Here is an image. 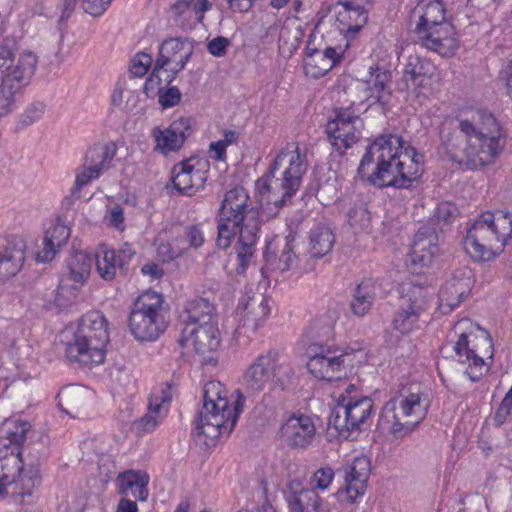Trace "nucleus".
Masks as SVG:
<instances>
[{"mask_svg":"<svg viewBox=\"0 0 512 512\" xmlns=\"http://www.w3.org/2000/svg\"><path fill=\"white\" fill-rule=\"evenodd\" d=\"M439 138L449 158L469 169L492 164L505 144L498 121L485 109L446 118L439 126Z\"/></svg>","mask_w":512,"mask_h":512,"instance_id":"f257e3e1","label":"nucleus"},{"mask_svg":"<svg viewBox=\"0 0 512 512\" xmlns=\"http://www.w3.org/2000/svg\"><path fill=\"white\" fill-rule=\"evenodd\" d=\"M423 156L397 135L379 136L358 167L362 179L377 187L406 189L423 173Z\"/></svg>","mask_w":512,"mask_h":512,"instance_id":"f03ea898","label":"nucleus"},{"mask_svg":"<svg viewBox=\"0 0 512 512\" xmlns=\"http://www.w3.org/2000/svg\"><path fill=\"white\" fill-rule=\"evenodd\" d=\"M227 394L219 381H209L204 385L203 405L195 427V436L208 447L214 446L221 435H230L243 411V392L236 391L237 398L233 403H230Z\"/></svg>","mask_w":512,"mask_h":512,"instance_id":"7ed1b4c3","label":"nucleus"},{"mask_svg":"<svg viewBox=\"0 0 512 512\" xmlns=\"http://www.w3.org/2000/svg\"><path fill=\"white\" fill-rule=\"evenodd\" d=\"M18 46L13 38H6L0 46V119L16 108L17 98L35 75L38 57L25 50L16 58Z\"/></svg>","mask_w":512,"mask_h":512,"instance_id":"20e7f679","label":"nucleus"},{"mask_svg":"<svg viewBox=\"0 0 512 512\" xmlns=\"http://www.w3.org/2000/svg\"><path fill=\"white\" fill-rule=\"evenodd\" d=\"M307 171L305 153H301L296 143L287 144L262 177L260 194H267V202L276 209L285 206L300 188L303 175Z\"/></svg>","mask_w":512,"mask_h":512,"instance_id":"39448f33","label":"nucleus"},{"mask_svg":"<svg viewBox=\"0 0 512 512\" xmlns=\"http://www.w3.org/2000/svg\"><path fill=\"white\" fill-rule=\"evenodd\" d=\"M429 406V394L419 382L402 384L383 406L379 425L395 437L406 436L425 419Z\"/></svg>","mask_w":512,"mask_h":512,"instance_id":"423d86ee","label":"nucleus"},{"mask_svg":"<svg viewBox=\"0 0 512 512\" xmlns=\"http://www.w3.org/2000/svg\"><path fill=\"white\" fill-rule=\"evenodd\" d=\"M420 44L443 57L454 55L459 47L454 27L446 21L441 0H420L410 14Z\"/></svg>","mask_w":512,"mask_h":512,"instance_id":"0eeeda50","label":"nucleus"},{"mask_svg":"<svg viewBox=\"0 0 512 512\" xmlns=\"http://www.w3.org/2000/svg\"><path fill=\"white\" fill-rule=\"evenodd\" d=\"M259 210L250 202L248 192L236 186L224 195L218 212L217 246L228 248L239 232L244 238L251 237V231H260Z\"/></svg>","mask_w":512,"mask_h":512,"instance_id":"6e6552de","label":"nucleus"},{"mask_svg":"<svg viewBox=\"0 0 512 512\" xmlns=\"http://www.w3.org/2000/svg\"><path fill=\"white\" fill-rule=\"evenodd\" d=\"M511 234L512 214L485 212L467 230L464 248L473 259L490 261L503 251Z\"/></svg>","mask_w":512,"mask_h":512,"instance_id":"1a4fd4ad","label":"nucleus"},{"mask_svg":"<svg viewBox=\"0 0 512 512\" xmlns=\"http://www.w3.org/2000/svg\"><path fill=\"white\" fill-rule=\"evenodd\" d=\"M457 340L453 350L458 362L466 364L465 373L473 382L480 380L490 368L493 358V342L489 333L470 319L459 320L454 326Z\"/></svg>","mask_w":512,"mask_h":512,"instance_id":"9d476101","label":"nucleus"},{"mask_svg":"<svg viewBox=\"0 0 512 512\" xmlns=\"http://www.w3.org/2000/svg\"><path fill=\"white\" fill-rule=\"evenodd\" d=\"M107 325L106 318L98 311L83 315L73 341L67 344V357L86 366L103 363L105 348L109 342Z\"/></svg>","mask_w":512,"mask_h":512,"instance_id":"9b49d317","label":"nucleus"},{"mask_svg":"<svg viewBox=\"0 0 512 512\" xmlns=\"http://www.w3.org/2000/svg\"><path fill=\"white\" fill-rule=\"evenodd\" d=\"M164 297L155 291H146L133 302L128 326L140 342L156 340L167 328Z\"/></svg>","mask_w":512,"mask_h":512,"instance_id":"f8f14e48","label":"nucleus"},{"mask_svg":"<svg viewBox=\"0 0 512 512\" xmlns=\"http://www.w3.org/2000/svg\"><path fill=\"white\" fill-rule=\"evenodd\" d=\"M294 371L292 367L280 362L277 353L269 351L261 354L249 365L243 375V384L248 396L264 391L271 381L285 389L290 383Z\"/></svg>","mask_w":512,"mask_h":512,"instance_id":"ddd939ff","label":"nucleus"},{"mask_svg":"<svg viewBox=\"0 0 512 512\" xmlns=\"http://www.w3.org/2000/svg\"><path fill=\"white\" fill-rule=\"evenodd\" d=\"M429 297V287L412 281L403 283L399 306L392 320L394 329L401 334L419 329L420 317L427 309Z\"/></svg>","mask_w":512,"mask_h":512,"instance_id":"4468645a","label":"nucleus"},{"mask_svg":"<svg viewBox=\"0 0 512 512\" xmlns=\"http://www.w3.org/2000/svg\"><path fill=\"white\" fill-rule=\"evenodd\" d=\"M373 410L374 402L370 397L347 400L342 396L329 416L328 425L335 428L340 436L349 438L352 432L369 425Z\"/></svg>","mask_w":512,"mask_h":512,"instance_id":"2eb2a0df","label":"nucleus"},{"mask_svg":"<svg viewBox=\"0 0 512 512\" xmlns=\"http://www.w3.org/2000/svg\"><path fill=\"white\" fill-rule=\"evenodd\" d=\"M116 154L117 145L112 141L89 147L83 158L82 167L76 171L71 195L66 197L65 201L70 205L74 199L80 198V191L84 186L98 179L104 171L112 167Z\"/></svg>","mask_w":512,"mask_h":512,"instance_id":"dca6fc26","label":"nucleus"},{"mask_svg":"<svg viewBox=\"0 0 512 512\" xmlns=\"http://www.w3.org/2000/svg\"><path fill=\"white\" fill-rule=\"evenodd\" d=\"M4 442L0 441L1 477L4 481L16 485L20 496H31L41 482L39 471L33 467L25 469L21 449L17 446L6 447Z\"/></svg>","mask_w":512,"mask_h":512,"instance_id":"f3484780","label":"nucleus"},{"mask_svg":"<svg viewBox=\"0 0 512 512\" xmlns=\"http://www.w3.org/2000/svg\"><path fill=\"white\" fill-rule=\"evenodd\" d=\"M352 353H339L337 349L325 346L310 347L307 369L318 379L326 381L339 380L347 375V368L352 366Z\"/></svg>","mask_w":512,"mask_h":512,"instance_id":"a211bd4d","label":"nucleus"},{"mask_svg":"<svg viewBox=\"0 0 512 512\" xmlns=\"http://www.w3.org/2000/svg\"><path fill=\"white\" fill-rule=\"evenodd\" d=\"M358 124H361V119L352 115L349 108L336 110L335 118L326 125V133L334 148L331 154L333 158L342 157L345 150L359 140Z\"/></svg>","mask_w":512,"mask_h":512,"instance_id":"6ab92c4d","label":"nucleus"},{"mask_svg":"<svg viewBox=\"0 0 512 512\" xmlns=\"http://www.w3.org/2000/svg\"><path fill=\"white\" fill-rule=\"evenodd\" d=\"M194 52L193 42L187 38H169L164 40L155 61L156 70L169 72L167 84H171L181 72Z\"/></svg>","mask_w":512,"mask_h":512,"instance_id":"aec40b11","label":"nucleus"},{"mask_svg":"<svg viewBox=\"0 0 512 512\" xmlns=\"http://www.w3.org/2000/svg\"><path fill=\"white\" fill-rule=\"evenodd\" d=\"M403 80L407 86L418 90L419 94L430 95L439 77L436 66L428 59L416 54L409 55L403 69Z\"/></svg>","mask_w":512,"mask_h":512,"instance_id":"412c9836","label":"nucleus"},{"mask_svg":"<svg viewBox=\"0 0 512 512\" xmlns=\"http://www.w3.org/2000/svg\"><path fill=\"white\" fill-rule=\"evenodd\" d=\"M191 134V119L179 118L171 122L168 127L156 126L151 130L154 139V151L167 157L177 153L183 147L186 139Z\"/></svg>","mask_w":512,"mask_h":512,"instance_id":"4be33fe9","label":"nucleus"},{"mask_svg":"<svg viewBox=\"0 0 512 512\" xmlns=\"http://www.w3.org/2000/svg\"><path fill=\"white\" fill-rule=\"evenodd\" d=\"M92 264L93 259L86 252H72L66 260V267L58 285V292L69 291L72 296H75L76 292L87 283Z\"/></svg>","mask_w":512,"mask_h":512,"instance_id":"5701e85b","label":"nucleus"},{"mask_svg":"<svg viewBox=\"0 0 512 512\" xmlns=\"http://www.w3.org/2000/svg\"><path fill=\"white\" fill-rule=\"evenodd\" d=\"M283 443L292 449H306L316 435V427L312 418L304 414H292L279 429Z\"/></svg>","mask_w":512,"mask_h":512,"instance_id":"b1692460","label":"nucleus"},{"mask_svg":"<svg viewBox=\"0 0 512 512\" xmlns=\"http://www.w3.org/2000/svg\"><path fill=\"white\" fill-rule=\"evenodd\" d=\"M270 314L268 299L261 292L246 291L237 307V316L242 328L255 332Z\"/></svg>","mask_w":512,"mask_h":512,"instance_id":"393cba45","label":"nucleus"},{"mask_svg":"<svg viewBox=\"0 0 512 512\" xmlns=\"http://www.w3.org/2000/svg\"><path fill=\"white\" fill-rule=\"evenodd\" d=\"M179 342L183 347H192L197 354L206 355L220 346V333L216 323L185 325Z\"/></svg>","mask_w":512,"mask_h":512,"instance_id":"a878e982","label":"nucleus"},{"mask_svg":"<svg viewBox=\"0 0 512 512\" xmlns=\"http://www.w3.org/2000/svg\"><path fill=\"white\" fill-rule=\"evenodd\" d=\"M442 227H435L434 222H427L421 226L415 234L412 248L411 261L421 267L429 266L435 254L438 252L439 232Z\"/></svg>","mask_w":512,"mask_h":512,"instance_id":"bb28decb","label":"nucleus"},{"mask_svg":"<svg viewBox=\"0 0 512 512\" xmlns=\"http://www.w3.org/2000/svg\"><path fill=\"white\" fill-rule=\"evenodd\" d=\"M190 158L174 165L171 172L173 187L181 194L192 196L203 189L207 180L206 171L197 168Z\"/></svg>","mask_w":512,"mask_h":512,"instance_id":"cd10ccee","label":"nucleus"},{"mask_svg":"<svg viewBox=\"0 0 512 512\" xmlns=\"http://www.w3.org/2000/svg\"><path fill=\"white\" fill-rule=\"evenodd\" d=\"M25 241L16 235L0 238V279L15 276L25 261Z\"/></svg>","mask_w":512,"mask_h":512,"instance_id":"c85d7f7f","label":"nucleus"},{"mask_svg":"<svg viewBox=\"0 0 512 512\" xmlns=\"http://www.w3.org/2000/svg\"><path fill=\"white\" fill-rule=\"evenodd\" d=\"M336 12V23L339 31L346 38H353L354 35L367 23L368 13L364 4L351 0L338 1Z\"/></svg>","mask_w":512,"mask_h":512,"instance_id":"c756f323","label":"nucleus"},{"mask_svg":"<svg viewBox=\"0 0 512 512\" xmlns=\"http://www.w3.org/2000/svg\"><path fill=\"white\" fill-rule=\"evenodd\" d=\"M343 52L333 47L320 50L308 45L304 59L305 73L313 78L325 75L341 60Z\"/></svg>","mask_w":512,"mask_h":512,"instance_id":"7c9ffc66","label":"nucleus"},{"mask_svg":"<svg viewBox=\"0 0 512 512\" xmlns=\"http://www.w3.org/2000/svg\"><path fill=\"white\" fill-rule=\"evenodd\" d=\"M290 512H320L322 499L314 489L303 488L301 482L288 483L286 496Z\"/></svg>","mask_w":512,"mask_h":512,"instance_id":"2f4dec72","label":"nucleus"},{"mask_svg":"<svg viewBox=\"0 0 512 512\" xmlns=\"http://www.w3.org/2000/svg\"><path fill=\"white\" fill-rule=\"evenodd\" d=\"M371 470L367 457H357L345 470L346 495L351 503L363 495Z\"/></svg>","mask_w":512,"mask_h":512,"instance_id":"473e14b6","label":"nucleus"},{"mask_svg":"<svg viewBox=\"0 0 512 512\" xmlns=\"http://www.w3.org/2000/svg\"><path fill=\"white\" fill-rule=\"evenodd\" d=\"M89 394L82 386H66L58 394V405L63 412L76 418L87 407Z\"/></svg>","mask_w":512,"mask_h":512,"instance_id":"72a5a7b5","label":"nucleus"},{"mask_svg":"<svg viewBox=\"0 0 512 512\" xmlns=\"http://www.w3.org/2000/svg\"><path fill=\"white\" fill-rule=\"evenodd\" d=\"M293 268L299 272H309L313 267L307 261L302 260L301 255L297 252L295 237L289 234L285 237L280 249L276 269L285 272Z\"/></svg>","mask_w":512,"mask_h":512,"instance_id":"f704fd0d","label":"nucleus"},{"mask_svg":"<svg viewBox=\"0 0 512 512\" xmlns=\"http://www.w3.org/2000/svg\"><path fill=\"white\" fill-rule=\"evenodd\" d=\"M120 482L119 492L125 496L145 501L148 497L147 485L149 476L145 472L128 470L118 476Z\"/></svg>","mask_w":512,"mask_h":512,"instance_id":"c9c22d12","label":"nucleus"},{"mask_svg":"<svg viewBox=\"0 0 512 512\" xmlns=\"http://www.w3.org/2000/svg\"><path fill=\"white\" fill-rule=\"evenodd\" d=\"M187 314L186 325H207L215 323V307L206 298H195L187 302L185 306Z\"/></svg>","mask_w":512,"mask_h":512,"instance_id":"e433bc0d","label":"nucleus"},{"mask_svg":"<svg viewBox=\"0 0 512 512\" xmlns=\"http://www.w3.org/2000/svg\"><path fill=\"white\" fill-rule=\"evenodd\" d=\"M376 298V286L372 279H364L354 290L350 303L353 314L364 316L367 314Z\"/></svg>","mask_w":512,"mask_h":512,"instance_id":"4c0bfd02","label":"nucleus"},{"mask_svg":"<svg viewBox=\"0 0 512 512\" xmlns=\"http://www.w3.org/2000/svg\"><path fill=\"white\" fill-rule=\"evenodd\" d=\"M391 80V73L389 71H382L377 69L372 78L367 82L366 92L368 98L373 99V103L381 105L387 104L391 99V89L388 83Z\"/></svg>","mask_w":512,"mask_h":512,"instance_id":"58836bf2","label":"nucleus"},{"mask_svg":"<svg viewBox=\"0 0 512 512\" xmlns=\"http://www.w3.org/2000/svg\"><path fill=\"white\" fill-rule=\"evenodd\" d=\"M334 241V234L329 227L317 226L310 233V256L313 258L325 256L332 250Z\"/></svg>","mask_w":512,"mask_h":512,"instance_id":"ea45409f","label":"nucleus"},{"mask_svg":"<svg viewBox=\"0 0 512 512\" xmlns=\"http://www.w3.org/2000/svg\"><path fill=\"white\" fill-rule=\"evenodd\" d=\"M95 265L99 276L105 281H111L116 277L120 266L117 261V252L101 245L95 255Z\"/></svg>","mask_w":512,"mask_h":512,"instance_id":"a19ab883","label":"nucleus"},{"mask_svg":"<svg viewBox=\"0 0 512 512\" xmlns=\"http://www.w3.org/2000/svg\"><path fill=\"white\" fill-rule=\"evenodd\" d=\"M30 430L29 423L20 420H6L0 430V441H5L6 447L20 445L26 440L27 433Z\"/></svg>","mask_w":512,"mask_h":512,"instance_id":"79ce46f5","label":"nucleus"},{"mask_svg":"<svg viewBox=\"0 0 512 512\" xmlns=\"http://www.w3.org/2000/svg\"><path fill=\"white\" fill-rule=\"evenodd\" d=\"M258 233L259 231H251V237H249V240L248 238H244V232L237 233V235H239L240 244L238 249V273L245 272L246 268L251 264L255 251L254 247L258 239Z\"/></svg>","mask_w":512,"mask_h":512,"instance_id":"37998d69","label":"nucleus"},{"mask_svg":"<svg viewBox=\"0 0 512 512\" xmlns=\"http://www.w3.org/2000/svg\"><path fill=\"white\" fill-rule=\"evenodd\" d=\"M467 297L465 294L460 293V290L454 287L449 282H446L440 292V304L439 307L443 312L453 310L455 307Z\"/></svg>","mask_w":512,"mask_h":512,"instance_id":"c03bdc74","label":"nucleus"},{"mask_svg":"<svg viewBox=\"0 0 512 512\" xmlns=\"http://www.w3.org/2000/svg\"><path fill=\"white\" fill-rule=\"evenodd\" d=\"M448 282L458 288L460 293L468 296L475 280L472 270L469 267H463L456 270Z\"/></svg>","mask_w":512,"mask_h":512,"instance_id":"a18cd8bd","label":"nucleus"},{"mask_svg":"<svg viewBox=\"0 0 512 512\" xmlns=\"http://www.w3.org/2000/svg\"><path fill=\"white\" fill-rule=\"evenodd\" d=\"M370 214L363 204L355 205L348 212V223L355 230H365L370 225Z\"/></svg>","mask_w":512,"mask_h":512,"instance_id":"49530a36","label":"nucleus"},{"mask_svg":"<svg viewBox=\"0 0 512 512\" xmlns=\"http://www.w3.org/2000/svg\"><path fill=\"white\" fill-rule=\"evenodd\" d=\"M69 236L70 229L60 222L51 225L45 232L46 240L59 249L66 244Z\"/></svg>","mask_w":512,"mask_h":512,"instance_id":"de8ad7c7","label":"nucleus"},{"mask_svg":"<svg viewBox=\"0 0 512 512\" xmlns=\"http://www.w3.org/2000/svg\"><path fill=\"white\" fill-rule=\"evenodd\" d=\"M334 470L331 467H322L317 469L311 477V489L326 490L332 483Z\"/></svg>","mask_w":512,"mask_h":512,"instance_id":"09e8293b","label":"nucleus"},{"mask_svg":"<svg viewBox=\"0 0 512 512\" xmlns=\"http://www.w3.org/2000/svg\"><path fill=\"white\" fill-rule=\"evenodd\" d=\"M46 105L41 101L32 102L20 117V122L27 127L39 121L45 113Z\"/></svg>","mask_w":512,"mask_h":512,"instance_id":"8fccbe9b","label":"nucleus"},{"mask_svg":"<svg viewBox=\"0 0 512 512\" xmlns=\"http://www.w3.org/2000/svg\"><path fill=\"white\" fill-rule=\"evenodd\" d=\"M171 399L172 386L170 384H166L159 393H154L151 395L149 400L150 407H153L157 413H160L161 411L166 412Z\"/></svg>","mask_w":512,"mask_h":512,"instance_id":"3c124183","label":"nucleus"},{"mask_svg":"<svg viewBox=\"0 0 512 512\" xmlns=\"http://www.w3.org/2000/svg\"><path fill=\"white\" fill-rule=\"evenodd\" d=\"M457 215V207L449 202H444L437 207L433 219L429 222H434L435 227H438L440 222L444 224L450 223Z\"/></svg>","mask_w":512,"mask_h":512,"instance_id":"603ef678","label":"nucleus"},{"mask_svg":"<svg viewBox=\"0 0 512 512\" xmlns=\"http://www.w3.org/2000/svg\"><path fill=\"white\" fill-rule=\"evenodd\" d=\"M152 57L144 52L138 53L131 61L130 72L136 77L144 76L152 64Z\"/></svg>","mask_w":512,"mask_h":512,"instance_id":"864d4df0","label":"nucleus"},{"mask_svg":"<svg viewBox=\"0 0 512 512\" xmlns=\"http://www.w3.org/2000/svg\"><path fill=\"white\" fill-rule=\"evenodd\" d=\"M158 97L159 103L162 106V108L167 109L177 105L181 100L182 94L177 87L172 86L169 87L167 90L163 89L158 95Z\"/></svg>","mask_w":512,"mask_h":512,"instance_id":"5fc2aeb1","label":"nucleus"},{"mask_svg":"<svg viewBox=\"0 0 512 512\" xmlns=\"http://www.w3.org/2000/svg\"><path fill=\"white\" fill-rule=\"evenodd\" d=\"M159 71L160 70H156L154 67L150 76L145 81L143 90L147 97H155L163 90V87H161V78L158 75Z\"/></svg>","mask_w":512,"mask_h":512,"instance_id":"6e6d98bb","label":"nucleus"},{"mask_svg":"<svg viewBox=\"0 0 512 512\" xmlns=\"http://www.w3.org/2000/svg\"><path fill=\"white\" fill-rule=\"evenodd\" d=\"M184 240L188 243L191 248H198L204 242V235L202 230L195 225L188 226L184 230Z\"/></svg>","mask_w":512,"mask_h":512,"instance_id":"4d7b16f0","label":"nucleus"},{"mask_svg":"<svg viewBox=\"0 0 512 512\" xmlns=\"http://www.w3.org/2000/svg\"><path fill=\"white\" fill-rule=\"evenodd\" d=\"M105 219L108 221L109 225L115 227L120 231L124 230V212L121 206L115 205L111 207L107 211Z\"/></svg>","mask_w":512,"mask_h":512,"instance_id":"13d9d810","label":"nucleus"},{"mask_svg":"<svg viewBox=\"0 0 512 512\" xmlns=\"http://www.w3.org/2000/svg\"><path fill=\"white\" fill-rule=\"evenodd\" d=\"M229 45L230 41L228 38L218 36L208 43L207 49L211 55L215 57H223L226 54Z\"/></svg>","mask_w":512,"mask_h":512,"instance_id":"bf43d9fd","label":"nucleus"},{"mask_svg":"<svg viewBox=\"0 0 512 512\" xmlns=\"http://www.w3.org/2000/svg\"><path fill=\"white\" fill-rule=\"evenodd\" d=\"M111 0H84L83 9L91 16L98 17L104 13Z\"/></svg>","mask_w":512,"mask_h":512,"instance_id":"052dcab7","label":"nucleus"},{"mask_svg":"<svg viewBox=\"0 0 512 512\" xmlns=\"http://www.w3.org/2000/svg\"><path fill=\"white\" fill-rule=\"evenodd\" d=\"M184 248H173L171 244H162L158 248V253L161 256L163 261L169 262L178 257H180L184 253Z\"/></svg>","mask_w":512,"mask_h":512,"instance_id":"680f3d73","label":"nucleus"},{"mask_svg":"<svg viewBox=\"0 0 512 512\" xmlns=\"http://www.w3.org/2000/svg\"><path fill=\"white\" fill-rule=\"evenodd\" d=\"M58 251L59 248L54 245L52 246V244L48 242L44 236L43 248L37 253L36 259L38 262H49L55 257Z\"/></svg>","mask_w":512,"mask_h":512,"instance_id":"e2e57ef3","label":"nucleus"},{"mask_svg":"<svg viewBox=\"0 0 512 512\" xmlns=\"http://www.w3.org/2000/svg\"><path fill=\"white\" fill-rule=\"evenodd\" d=\"M466 512H489L486 500L481 496H473L468 498L465 507Z\"/></svg>","mask_w":512,"mask_h":512,"instance_id":"0e129e2a","label":"nucleus"},{"mask_svg":"<svg viewBox=\"0 0 512 512\" xmlns=\"http://www.w3.org/2000/svg\"><path fill=\"white\" fill-rule=\"evenodd\" d=\"M160 414L161 412L157 413L153 407L149 406V412L140 420L144 430H153L158 425L159 418H161Z\"/></svg>","mask_w":512,"mask_h":512,"instance_id":"69168bd1","label":"nucleus"},{"mask_svg":"<svg viewBox=\"0 0 512 512\" xmlns=\"http://www.w3.org/2000/svg\"><path fill=\"white\" fill-rule=\"evenodd\" d=\"M135 254V252L132 250V248L125 244L117 253V261L118 265L120 266V271H123L125 269V265L130 261L132 256Z\"/></svg>","mask_w":512,"mask_h":512,"instance_id":"338daca9","label":"nucleus"},{"mask_svg":"<svg viewBox=\"0 0 512 512\" xmlns=\"http://www.w3.org/2000/svg\"><path fill=\"white\" fill-rule=\"evenodd\" d=\"M226 148L227 146L220 141L212 142L210 144L211 157L217 161L224 160L226 156Z\"/></svg>","mask_w":512,"mask_h":512,"instance_id":"774afa93","label":"nucleus"}]
</instances>
